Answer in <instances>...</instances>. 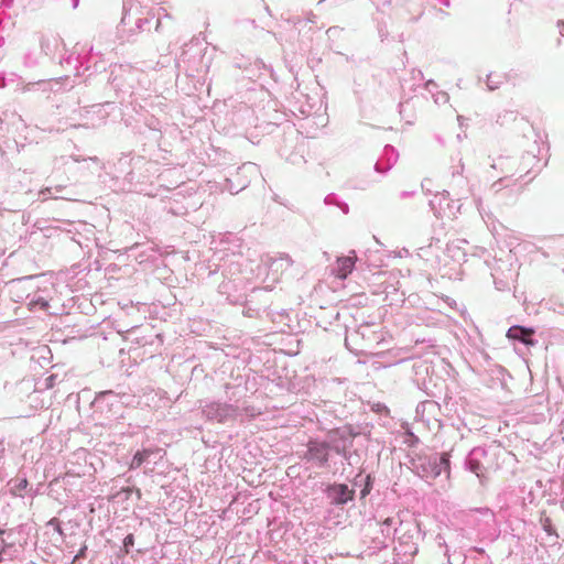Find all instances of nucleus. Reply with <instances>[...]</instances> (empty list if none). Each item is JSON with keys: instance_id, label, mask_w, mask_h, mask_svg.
Listing matches in <instances>:
<instances>
[{"instance_id": "nucleus-1", "label": "nucleus", "mask_w": 564, "mask_h": 564, "mask_svg": "<svg viewBox=\"0 0 564 564\" xmlns=\"http://www.w3.org/2000/svg\"><path fill=\"white\" fill-rule=\"evenodd\" d=\"M356 434L351 430H336L326 440H310L302 459L315 468L328 467L332 453L341 456L350 464L351 453Z\"/></svg>"}, {"instance_id": "nucleus-2", "label": "nucleus", "mask_w": 564, "mask_h": 564, "mask_svg": "<svg viewBox=\"0 0 564 564\" xmlns=\"http://www.w3.org/2000/svg\"><path fill=\"white\" fill-rule=\"evenodd\" d=\"M207 46L198 39H193L185 44L181 55L177 58L176 66L185 72L189 77H200L205 75L212 65V57L207 56Z\"/></svg>"}, {"instance_id": "nucleus-3", "label": "nucleus", "mask_w": 564, "mask_h": 564, "mask_svg": "<svg viewBox=\"0 0 564 564\" xmlns=\"http://www.w3.org/2000/svg\"><path fill=\"white\" fill-rule=\"evenodd\" d=\"M416 474L425 479L433 480L446 473L449 475V455L448 453H434L429 456L419 457L414 463Z\"/></svg>"}, {"instance_id": "nucleus-4", "label": "nucleus", "mask_w": 564, "mask_h": 564, "mask_svg": "<svg viewBox=\"0 0 564 564\" xmlns=\"http://www.w3.org/2000/svg\"><path fill=\"white\" fill-rule=\"evenodd\" d=\"M123 398L112 390L99 392L93 401L94 413L108 422L118 420L122 415Z\"/></svg>"}, {"instance_id": "nucleus-5", "label": "nucleus", "mask_w": 564, "mask_h": 564, "mask_svg": "<svg viewBox=\"0 0 564 564\" xmlns=\"http://www.w3.org/2000/svg\"><path fill=\"white\" fill-rule=\"evenodd\" d=\"M202 414L208 421L225 423L235 420L239 415V408L236 404L214 400L199 401Z\"/></svg>"}, {"instance_id": "nucleus-6", "label": "nucleus", "mask_w": 564, "mask_h": 564, "mask_svg": "<svg viewBox=\"0 0 564 564\" xmlns=\"http://www.w3.org/2000/svg\"><path fill=\"white\" fill-rule=\"evenodd\" d=\"M139 2L134 0H128L123 2L122 9V18L121 24L129 25L133 23L135 25L137 31H143L144 24H148L150 21L147 17L142 15V10Z\"/></svg>"}, {"instance_id": "nucleus-7", "label": "nucleus", "mask_w": 564, "mask_h": 564, "mask_svg": "<svg viewBox=\"0 0 564 564\" xmlns=\"http://www.w3.org/2000/svg\"><path fill=\"white\" fill-rule=\"evenodd\" d=\"M63 40L59 35L53 33H33L30 35V44L39 46L42 55H54L62 45Z\"/></svg>"}, {"instance_id": "nucleus-8", "label": "nucleus", "mask_w": 564, "mask_h": 564, "mask_svg": "<svg viewBox=\"0 0 564 564\" xmlns=\"http://www.w3.org/2000/svg\"><path fill=\"white\" fill-rule=\"evenodd\" d=\"M328 501L334 506H344L354 500L355 490L346 484H332L325 489Z\"/></svg>"}, {"instance_id": "nucleus-9", "label": "nucleus", "mask_w": 564, "mask_h": 564, "mask_svg": "<svg viewBox=\"0 0 564 564\" xmlns=\"http://www.w3.org/2000/svg\"><path fill=\"white\" fill-rule=\"evenodd\" d=\"M165 452L160 447H150L138 451L130 463V469H137L144 463L156 464L158 459H161Z\"/></svg>"}, {"instance_id": "nucleus-10", "label": "nucleus", "mask_w": 564, "mask_h": 564, "mask_svg": "<svg viewBox=\"0 0 564 564\" xmlns=\"http://www.w3.org/2000/svg\"><path fill=\"white\" fill-rule=\"evenodd\" d=\"M487 452L482 447L473 448L465 459V465L468 470L474 473L478 478L482 477L485 467L482 459L486 457Z\"/></svg>"}, {"instance_id": "nucleus-11", "label": "nucleus", "mask_w": 564, "mask_h": 564, "mask_svg": "<svg viewBox=\"0 0 564 564\" xmlns=\"http://www.w3.org/2000/svg\"><path fill=\"white\" fill-rule=\"evenodd\" d=\"M399 153L392 145H386L381 158L375 164V170L378 173H387L397 163Z\"/></svg>"}, {"instance_id": "nucleus-12", "label": "nucleus", "mask_w": 564, "mask_h": 564, "mask_svg": "<svg viewBox=\"0 0 564 564\" xmlns=\"http://www.w3.org/2000/svg\"><path fill=\"white\" fill-rule=\"evenodd\" d=\"M133 70L129 66L115 65L110 70L109 80L116 89H122L129 78H132Z\"/></svg>"}, {"instance_id": "nucleus-13", "label": "nucleus", "mask_w": 564, "mask_h": 564, "mask_svg": "<svg viewBox=\"0 0 564 564\" xmlns=\"http://www.w3.org/2000/svg\"><path fill=\"white\" fill-rule=\"evenodd\" d=\"M533 329L519 325L511 326L507 332L509 339L517 340L525 346L535 345L536 341L533 339Z\"/></svg>"}, {"instance_id": "nucleus-14", "label": "nucleus", "mask_w": 564, "mask_h": 564, "mask_svg": "<svg viewBox=\"0 0 564 564\" xmlns=\"http://www.w3.org/2000/svg\"><path fill=\"white\" fill-rule=\"evenodd\" d=\"M42 53L39 46L30 44V36L23 42L22 63L25 67H35L40 64Z\"/></svg>"}, {"instance_id": "nucleus-15", "label": "nucleus", "mask_w": 564, "mask_h": 564, "mask_svg": "<svg viewBox=\"0 0 564 564\" xmlns=\"http://www.w3.org/2000/svg\"><path fill=\"white\" fill-rule=\"evenodd\" d=\"M511 187V192L514 196H519L522 192V185L518 182V180H513L510 176H505L491 184L490 191L495 194H501L505 192V189H508Z\"/></svg>"}, {"instance_id": "nucleus-16", "label": "nucleus", "mask_w": 564, "mask_h": 564, "mask_svg": "<svg viewBox=\"0 0 564 564\" xmlns=\"http://www.w3.org/2000/svg\"><path fill=\"white\" fill-rule=\"evenodd\" d=\"M351 253L352 256L341 257L337 259V262L333 268V273L337 278L344 280L348 276L349 273H351L356 261L355 251H352Z\"/></svg>"}, {"instance_id": "nucleus-17", "label": "nucleus", "mask_w": 564, "mask_h": 564, "mask_svg": "<svg viewBox=\"0 0 564 564\" xmlns=\"http://www.w3.org/2000/svg\"><path fill=\"white\" fill-rule=\"evenodd\" d=\"M464 172V164L462 162V158L457 159V164L452 166V178H453V186L458 188L457 195L462 196L468 192L467 189V181L463 176Z\"/></svg>"}, {"instance_id": "nucleus-18", "label": "nucleus", "mask_w": 564, "mask_h": 564, "mask_svg": "<svg viewBox=\"0 0 564 564\" xmlns=\"http://www.w3.org/2000/svg\"><path fill=\"white\" fill-rule=\"evenodd\" d=\"M238 282L236 280H225L218 286V292L223 295H226V300L230 303H235L238 301V296L235 294L238 289Z\"/></svg>"}, {"instance_id": "nucleus-19", "label": "nucleus", "mask_w": 564, "mask_h": 564, "mask_svg": "<svg viewBox=\"0 0 564 564\" xmlns=\"http://www.w3.org/2000/svg\"><path fill=\"white\" fill-rule=\"evenodd\" d=\"M26 297L30 299L29 306L33 311L37 308L46 311L50 307L48 301L39 293L29 294Z\"/></svg>"}, {"instance_id": "nucleus-20", "label": "nucleus", "mask_w": 564, "mask_h": 564, "mask_svg": "<svg viewBox=\"0 0 564 564\" xmlns=\"http://www.w3.org/2000/svg\"><path fill=\"white\" fill-rule=\"evenodd\" d=\"M505 82H506L505 75L490 73L487 75L486 85H487L488 90L494 91V90L500 88Z\"/></svg>"}, {"instance_id": "nucleus-21", "label": "nucleus", "mask_w": 564, "mask_h": 564, "mask_svg": "<svg viewBox=\"0 0 564 564\" xmlns=\"http://www.w3.org/2000/svg\"><path fill=\"white\" fill-rule=\"evenodd\" d=\"M480 514L486 524H490L495 522V513L488 508H478L469 511V517H474L475 514Z\"/></svg>"}, {"instance_id": "nucleus-22", "label": "nucleus", "mask_w": 564, "mask_h": 564, "mask_svg": "<svg viewBox=\"0 0 564 564\" xmlns=\"http://www.w3.org/2000/svg\"><path fill=\"white\" fill-rule=\"evenodd\" d=\"M324 203L326 205H335L337 206L338 208L341 209V212L344 214H348L349 212V206L348 204H346L345 202H341L339 200L338 196L336 194H328L325 198H324Z\"/></svg>"}, {"instance_id": "nucleus-23", "label": "nucleus", "mask_w": 564, "mask_h": 564, "mask_svg": "<svg viewBox=\"0 0 564 564\" xmlns=\"http://www.w3.org/2000/svg\"><path fill=\"white\" fill-rule=\"evenodd\" d=\"M31 279H33V276H32V275H30V276H24V278H20V279H15V280H12V281L10 282V284H11V292H12V294L15 296V297H14V301H15V302H20V301L23 299L22 294H19V293H18V291H20V289H21V284H22L24 281H28V280H31Z\"/></svg>"}, {"instance_id": "nucleus-24", "label": "nucleus", "mask_w": 564, "mask_h": 564, "mask_svg": "<svg viewBox=\"0 0 564 564\" xmlns=\"http://www.w3.org/2000/svg\"><path fill=\"white\" fill-rule=\"evenodd\" d=\"M437 408H438V404L435 401L426 400V401H423V402L417 404V406H416V414L417 415H420V414L423 415L426 411L432 413Z\"/></svg>"}, {"instance_id": "nucleus-25", "label": "nucleus", "mask_w": 564, "mask_h": 564, "mask_svg": "<svg viewBox=\"0 0 564 564\" xmlns=\"http://www.w3.org/2000/svg\"><path fill=\"white\" fill-rule=\"evenodd\" d=\"M258 172V167L253 163H245L241 167L238 169L235 177L239 178L242 175H251Z\"/></svg>"}, {"instance_id": "nucleus-26", "label": "nucleus", "mask_w": 564, "mask_h": 564, "mask_svg": "<svg viewBox=\"0 0 564 564\" xmlns=\"http://www.w3.org/2000/svg\"><path fill=\"white\" fill-rule=\"evenodd\" d=\"M39 195L42 197L43 200H46L48 198H52V199H69L65 195H57V194H55L53 187H51V186H47V187L41 189Z\"/></svg>"}, {"instance_id": "nucleus-27", "label": "nucleus", "mask_w": 564, "mask_h": 564, "mask_svg": "<svg viewBox=\"0 0 564 564\" xmlns=\"http://www.w3.org/2000/svg\"><path fill=\"white\" fill-rule=\"evenodd\" d=\"M249 184V181H238V185H234L232 178H227V189L230 192V194H238L240 191L246 188Z\"/></svg>"}, {"instance_id": "nucleus-28", "label": "nucleus", "mask_w": 564, "mask_h": 564, "mask_svg": "<svg viewBox=\"0 0 564 564\" xmlns=\"http://www.w3.org/2000/svg\"><path fill=\"white\" fill-rule=\"evenodd\" d=\"M393 523H394L393 518H387V519L381 523V533H382L386 538H391V536L394 534L395 529H392Z\"/></svg>"}, {"instance_id": "nucleus-29", "label": "nucleus", "mask_w": 564, "mask_h": 564, "mask_svg": "<svg viewBox=\"0 0 564 564\" xmlns=\"http://www.w3.org/2000/svg\"><path fill=\"white\" fill-rule=\"evenodd\" d=\"M541 525H542V529L549 534V535H554L556 538H558L555 529L553 528L552 525V521L549 517H542L541 520Z\"/></svg>"}, {"instance_id": "nucleus-30", "label": "nucleus", "mask_w": 564, "mask_h": 564, "mask_svg": "<svg viewBox=\"0 0 564 564\" xmlns=\"http://www.w3.org/2000/svg\"><path fill=\"white\" fill-rule=\"evenodd\" d=\"M547 247L553 250H564V237H552L547 240Z\"/></svg>"}, {"instance_id": "nucleus-31", "label": "nucleus", "mask_w": 564, "mask_h": 564, "mask_svg": "<svg viewBox=\"0 0 564 564\" xmlns=\"http://www.w3.org/2000/svg\"><path fill=\"white\" fill-rule=\"evenodd\" d=\"M364 481V488L360 491V498H365L370 494L372 489V478L370 475H367L364 479L360 480V484Z\"/></svg>"}, {"instance_id": "nucleus-32", "label": "nucleus", "mask_w": 564, "mask_h": 564, "mask_svg": "<svg viewBox=\"0 0 564 564\" xmlns=\"http://www.w3.org/2000/svg\"><path fill=\"white\" fill-rule=\"evenodd\" d=\"M434 102L437 105L446 104L449 99L448 94L445 91H437L433 94Z\"/></svg>"}, {"instance_id": "nucleus-33", "label": "nucleus", "mask_w": 564, "mask_h": 564, "mask_svg": "<svg viewBox=\"0 0 564 564\" xmlns=\"http://www.w3.org/2000/svg\"><path fill=\"white\" fill-rule=\"evenodd\" d=\"M26 487H28L26 478L19 479L17 485L13 488V494L21 496L20 491L24 490Z\"/></svg>"}, {"instance_id": "nucleus-34", "label": "nucleus", "mask_w": 564, "mask_h": 564, "mask_svg": "<svg viewBox=\"0 0 564 564\" xmlns=\"http://www.w3.org/2000/svg\"><path fill=\"white\" fill-rule=\"evenodd\" d=\"M278 262H284L286 264V267H290L293 263V261L289 254H282L278 259H273L272 264H270V265L271 267L275 265Z\"/></svg>"}, {"instance_id": "nucleus-35", "label": "nucleus", "mask_w": 564, "mask_h": 564, "mask_svg": "<svg viewBox=\"0 0 564 564\" xmlns=\"http://www.w3.org/2000/svg\"><path fill=\"white\" fill-rule=\"evenodd\" d=\"M133 544H134V536H133V534H128L123 539V546L126 547V551L129 552V547L133 546Z\"/></svg>"}, {"instance_id": "nucleus-36", "label": "nucleus", "mask_w": 564, "mask_h": 564, "mask_svg": "<svg viewBox=\"0 0 564 564\" xmlns=\"http://www.w3.org/2000/svg\"><path fill=\"white\" fill-rule=\"evenodd\" d=\"M495 286L497 290L499 291H505V290H508L509 289V284L508 282L503 281V280H498L495 278Z\"/></svg>"}, {"instance_id": "nucleus-37", "label": "nucleus", "mask_w": 564, "mask_h": 564, "mask_svg": "<svg viewBox=\"0 0 564 564\" xmlns=\"http://www.w3.org/2000/svg\"><path fill=\"white\" fill-rule=\"evenodd\" d=\"M48 525H52L56 532L63 535V530L61 528V523L56 518L50 520Z\"/></svg>"}, {"instance_id": "nucleus-38", "label": "nucleus", "mask_w": 564, "mask_h": 564, "mask_svg": "<svg viewBox=\"0 0 564 564\" xmlns=\"http://www.w3.org/2000/svg\"><path fill=\"white\" fill-rule=\"evenodd\" d=\"M120 395H124L123 400L124 402H122V406L123 405H132L134 403V395H131L129 393H119Z\"/></svg>"}, {"instance_id": "nucleus-39", "label": "nucleus", "mask_w": 564, "mask_h": 564, "mask_svg": "<svg viewBox=\"0 0 564 564\" xmlns=\"http://www.w3.org/2000/svg\"><path fill=\"white\" fill-rule=\"evenodd\" d=\"M501 196L505 197V198H508V199H516V198H518V196H514L513 193L511 192V187H509L508 189H505V192L502 193Z\"/></svg>"}, {"instance_id": "nucleus-40", "label": "nucleus", "mask_w": 564, "mask_h": 564, "mask_svg": "<svg viewBox=\"0 0 564 564\" xmlns=\"http://www.w3.org/2000/svg\"><path fill=\"white\" fill-rule=\"evenodd\" d=\"M436 88V84L434 83V80L430 79L425 83V89L430 93H432V95L434 94L433 93V89Z\"/></svg>"}, {"instance_id": "nucleus-41", "label": "nucleus", "mask_w": 564, "mask_h": 564, "mask_svg": "<svg viewBox=\"0 0 564 564\" xmlns=\"http://www.w3.org/2000/svg\"><path fill=\"white\" fill-rule=\"evenodd\" d=\"M556 28L561 36H564V20H557Z\"/></svg>"}, {"instance_id": "nucleus-42", "label": "nucleus", "mask_w": 564, "mask_h": 564, "mask_svg": "<svg viewBox=\"0 0 564 564\" xmlns=\"http://www.w3.org/2000/svg\"><path fill=\"white\" fill-rule=\"evenodd\" d=\"M54 193L57 195H64V192L66 191V186L64 185H57L53 187Z\"/></svg>"}, {"instance_id": "nucleus-43", "label": "nucleus", "mask_w": 564, "mask_h": 564, "mask_svg": "<svg viewBox=\"0 0 564 564\" xmlns=\"http://www.w3.org/2000/svg\"><path fill=\"white\" fill-rule=\"evenodd\" d=\"M86 551H87V546L86 545L82 546L80 550L78 551V553L75 555L74 561H76L77 558L84 557L86 554Z\"/></svg>"}, {"instance_id": "nucleus-44", "label": "nucleus", "mask_w": 564, "mask_h": 564, "mask_svg": "<svg viewBox=\"0 0 564 564\" xmlns=\"http://www.w3.org/2000/svg\"><path fill=\"white\" fill-rule=\"evenodd\" d=\"M4 533V530L0 529V536H2V534ZM8 547V544L6 543V541L0 538V551H4Z\"/></svg>"}, {"instance_id": "nucleus-45", "label": "nucleus", "mask_w": 564, "mask_h": 564, "mask_svg": "<svg viewBox=\"0 0 564 564\" xmlns=\"http://www.w3.org/2000/svg\"><path fill=\"white\" fill-rule=\"evenodd\" d=\"M413 78H414V79H420V80H422V79H423V73H422V70H420V69L415 70V69H414V70H413Z\"/></svg>"}, {"instance_id": "nucleus-46", "label": "nucleus", "mask_w": 564, "mask_h": 564, "mask_svg": "<svg viewBox=\"0 0 564 564\" xmlns=\"http://www.w3.org/2000/svg\"><path fill=\"white\" fill-rule=\"evenodd\" d=\"M4 455V440L0 438V460L3 458Z\"/></svg>"}, {"instance_id": "nucleus-47", "label": "nucleus", "mask_w": 564, "mask_h": 564, "mask_svg": "<svg viewBox=\"0 0 564 564\" xmlns=\"http://www.w3.org/2000/svg\"><path fill=\"white\" fill-rule=\"evenodd\" d=\"M440 243H441V239H440V238H435V237H433V238L431 239V242H430V245H429V248H432V247H433V245H437V246H438Z\"/></svg>"}, {"instance_id": "nucleus-48", "label": "nucleus", "mask_w": 564, "mask_h": 564, "mask_svg": "<svg viewBox=\"0 0 564 564\" xmlns=\"http://www.w3.org/2000/svg\"><path fill=\"white\" fill-rule=\"evenodd\" d=\"M436 540H437L438 545L446 546L445 540H444V538L441 534H438L436 536Z\"/></svg>"}, {"instance_id": "nucleus-49", "label": "nucleus", "mask_w": 564, "mask_h": 564, "mask_svg": "<svg viewBox=\"0 0 564 564\" xmlns=\"http://www.w3.org/2000/svg\"><path fill=\"white\" fill-rule=\"evenodd\" d=\"M437 2H438L440 4L445 6V7H449V6H451L449 0H437Z\"/></svg>"}, {"instance_id": "nucleus-50", "label": "nucleus", "mask_w": 564, "mask_h": 564, "mask_svg": "<svg viewBox=\"0 0 564 564\" xmlns=\"http://www.w3.org/2000/svg\"><path fill=\"white\" fill-rule=\"evenodd\" d=\"M409 196H411V193H410V192H402V193L400 194V197H401V198H406V197H409Z\"/></svg>"}, {"instance_id": "nucleus-51", "label": "nucleus", "mask_w": 564, "mask_h": 564, "mask_svg": "<svg viewBox=\"0 0 564 564\" xmlns=\"http://www.w3.org/2000/svg\"><path fill=\"white\" fill-rule=\"evenodd\" d=\"M314 18H315V15L311 12V13L308 14V17H307V20H308L310 22H314Z\"/></svg>"}, {"instance_id": "nucleus-52", "label": "nucleus", "mask_w": 564, "mask_h": 564, "mask_svg": "<svg viewBox=\"0 0 564 564\" xmlns=\"http://www.w3.org/2000/svg\"><path fill=\"white\" fill-rule=\"evenodd\" d=\"M392 0H378L382 4H390Z\"/></svg>"}, {"instance_id": "nucleus-53", "label": "nucleus", "mask_w": 564, "mask_h": 564, "mask_svg": "<svg viewBox=\"0 0 564 564\" xmlns=\"http://www.w3.org/2000/svg\"><path fill=\"white\" fill-rule=\"evenodd\" d=\"M72 7L75 9L78 6L79 0H72Z\"/></svg>"}, {"instance_id": "nucleus-54", "label": "nucleus", "mask_w": 564, "mask_h": 564, "mask_svg": "<svg viewBox=\"0 0 564 564\" xmlns=\"http://www.w3.org/2000/svg\"><path fill=\"white\" fill-rule=\"evenodd\" d=\"M46 380L48 381V383H46V387H51V383H52L53 377H48Z\"/></svg>"}, {"instance_id": "nucleus-55", "label": "nucleus", "mask_w": 564, "mask_h": 564, "mask_svg": "<svg viewBox=\"0 0 564 564\" xmlns=\"http://www.w3.org/2000/svg\"><path fill=\"white\" fill-rule=\"evenodd\" d=\"M46 380L48 381V383H46V387H51V383H52L53 377H48Z\"/></svg>"}, {"instance_id": "nucleus-56", "label": "nucleus", "mask_w": 564, "mask_h": 564, "mask_svg": "<svg viewBox=\"0 0 564 564\" xmlns=\"http://www.w3.org/2000/svg\"><path fill=\"white\" fill-rule=\"evenodd\" d=\"M46 380L48 381V383H46V387H51V383H52L53 377H48Z\"/></svg>"}, {"instance_id": "nucleus-57", "label": "nucleus", "mask_w": 564, "mask_h": 564, "mask_svg": "<svg viewBox=\"0 0 564 564\" xmlns=\"http://www.w3.org/2000/svg\"><path fill=\"white\" fill-rule=\"evenodd\" d=\"M160 25H161V22H160V18H159V19H158V22H156V26H155V29H156V30H159Z\"/></svg>"}, {"instance_id": "nucleus-58", "label": "nucleus", "mask_w": 564, "mask_h": 564, "mask_svg": "<svg viewBox=\"0 0 564 564\" xmlns=\"http://www.w3.org/2000/svg\"><path fill=\"white\" fill-rule=\"evenodd\" d=\"M135 494H137V496H138L139 498L141 497V491H140V489H135Z\"/></svg>"}, {"instance_id": "nucleus-59", "label": "nucleus", "mask_w": 564, "mask_h": 564, "mask_svg": "<svg viewBox=\"0 0 564 564\" xmlns=\"http://www.w3.org/2000/svg\"><path fill=\"white\" fill-rule=\"evenodd\" d=\"M475 550H476L478 553H484V552H485V551H484V549H479V547H476Z\"/></svg>"}, {"instance_id": "nucleus-60", "label": "nucleus", "mask_w": 564, "mask_h": 564, "mask_svg": "<svg viewBox=\"0 0 564 564\" xmlns=\"http://www.w3.org/2000/svg\"><path fill=\"white\" fill-rule=\"evenodd\" d=\"M236 271H238V268H236L235 270H232L231 268L229 269V272H230L231 274H234Z\"/></svg>"}]
</instances>
